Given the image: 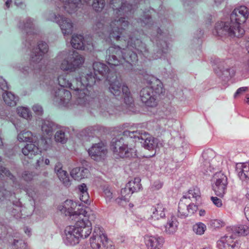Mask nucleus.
Listing matches in <instances>:
<instances>
[{"label": "nucleus", "instance_id": "f257e3e1", "mask_svg": "<svg viewBox=\"0 0 249 249\" xmlns=\"http://www.w3.org/2000/svg\"><path fill=\"white\" fill-rule=\"evenodd\" d=\"M109 5L118 19L113 20L104 15L93 26V29L99 36L103 38L104 36H108L110 39L115 40L124 39L127 41V45L123 49L119 46L115 45L107 50L106 60L109 65H122L125 70L130 71L138 62L137 53L151 60L160 58L167 52L168 46L166 35L159 27L151 35V40L156 44L154 50L156 53L153 54L150 53L146 45L142 42L138 31L131 33L128 36L123 35L129 25V22L124 17H127L132 13L133 6L124 0H110Z\"/></svg>", "mask_w": 249, "mask_h": 249}, {"label": "nucleus", "instance_id": "f03ea898", "mask_svg": "<svg viewBox=\"0 0 249 249\" xmlns=\"http://www.w3.org/2000/svg\"><path fill=\"white\" fill-rule=\"evenodd\" d=\"M34 20L30 18H26L23 21L19 23L18 27L26 33V39L25 40V46L30 50H32L31 53V67H28L22 69L23 72H29L31 71L38 68L39 78L40 81L42 82L41 84L44 83L47 86H52L54 83L55 77L54 74L47 70L43 71L40 69L39 63L42 59L43 56L48 51L49 47L48 44L43 41H39L36 48H34L35 45L36 41L34 40V36L36 34V30L35 28Z\"/></svg>", "mask_w": 249, "mask_h": 249}, {"label": "nucleus", "instance_id": "7ed1b4c3", "mask_svg": "<svg viewBox=\"0 0 249 249\" xmlns=\"http://www.w3.org/2000/svg\"><path fill=\"white\" fill-rule=\"evenodd\" d=\"M71 77V74L64 73L58 76L57 81L60 87L69 88L75 91L78 104L85 106L90 102H95V99L90 100V91L88 89L95 84V78L93 75L81 74L79 77H75L72 80Z\"/></svg>", "mask_w": 249, "mask_h": 249}, {"label": "nucleus", "instance_id": "20e7f679", "mask_svg": "<svg viewBox=\"0 0 249 249\" xmlns=\"http://www.w3.org/2000/svg\"><path fill=\"white\" fill-rule=\"evenodd\" d=\"M133 131L125 130L110 142V148L116 158H131L136 156L134 150L128 147L131 142H135Z\"/></svg>", "mask_w": 249, "mask_h": 249}, {"label": "nucleus", "instance_id": "39448f33", "mask_svg": "<svg viewBox=\"0 0 249 249\" xmlns=\"http://www.w3.org/2000/svg\"><path fill=\"white\" fill-rule=\"evenodd\" d=\"M150 86L142 88L140 92L141 101L148 107H154L157 106L158 97L162 92L163 86L158 79L153 78Z\"/></svg>", "mask_w": 249, "mask_h": 249}, {"label": "nucleus", "instance_id": "423d86ee", "mask_svg": "<svg viewBox=\"0 0 249 249\" xmlns=\"http://www.w3.org/2000/svg\"><path fill=\"white\" fill-rule=\"evenodd\" d=\"M215 30L218 36H227L230 38H240L245 33L244 29L237 23L231 21V18L226 21L217 22L215 26Z\"/></svg>", "mask_w": 249, "mask_h": 249}, {"label": "nucleus", "instance_id": "0eeeda50", "mask_svg": "<svg viewBox=\"0 0 249 249\" xmlns=\"http://www.w3.org/2000/svg\"><path fill=\"white\" fill-rule=\"evenodd\" d=\"M90 243L93 249H115L113 242L107 238L103 229L98 225L94 228Z\"/></svg>", "mask_w": 249, "mask_h": 249}, {"label": "nucleus", "instance_id": "6e6552de", "mask_svg": "<svg viewBox=\"0 0 249 249\" xmlns=\"http://www.w3.org/2000/svg\"><path fill=\"white\" fill-rule=\"evenodd\" d=\"M18 139L19 142H29L32 143L27 144L22 149L23 154L31 159L38 153L39 149L36 143V138L33 133L29 131L23 130L18 135Z\"/></svg>", "mask_w": 249, "mask_h": 249}, {"label": "nucleus", "instance_id": "1a4fd4ad", "mask_svg": "<svg viewBox=\"0 0 249 249\" xmlns=\"http://www.w3.org/2000/svg\"><path fill=\"white\" fill-rule=\"evenodd\" d=\"M64 3V9L69 14L76 11L80 5L89 4L90 0H60ZM105 6V0H93L92 4L93 9L97 12H101Z\"/></svg>", "mask_w": 249, "mask_h": 249}, {"label": "nucleus", "instance_id": "9d476101", "mask_svg": "<svg viewBox=\"0 0 249 249\" xmlns=\"http://www.w3.org/2000/svg\"><path fill=\"white\" fill-rule=\"evenodd\" d=\"M84 62V58L76 51H73L62 60L60 67L64 71H73L81 66Z\"/></svg>", "mask_w": 249, "mask_h": 249}, {"label": "nucleus", "instance_id": "9b49d317", "mask_svg": "<svg viewBox=\"0 0 249 249\" xmlns=\"http://www.w3.org/2000/svg\"><path fill=\"white\" fill-rule=\"evenodd\" d=\"M79 213L82 214L81 218L79 217L76 220L74 225L76 229H79L78 233L81 238L88 237L91 232V223L89 219L88 212L86 210H81Z\"/></svg>", "mask_w": 249, "mask_h": 249}, {"label": "nucleus", "instance_id": "f8f14e48", "mask_svg": "<svg viewBox=\"0 0 249 249\" xmlns=\"http://www.w3.org/2000/svg\"><path fill=\"white\" fill-rule=\"evenodd\" d=\"M134 134V141L135 142H140L143 147L149 150L155 149L158 145V139L154 138L148 133H142L140 131H133Z\"/></svg>", "mask_w": 249, "mask_h": 249}, {"label": "nucleus", "instance_id": "ddd939ff", "mask_svg": "<svg viewBox=\"0 0 249 249\" xmlns=\"http://www.w3.org/2000/svg\"><path fill=\"white\" fill-rule=\"evenodd\" d=\"M213 179V183L212 185V188L215 195L222 197L227 191L228 185L227 177L223 173L218 172L214 174Z\"/></svg>", "mask_w": 249, "mask_h": 249}, {"label": "nucleus", "instance_id": "4468645a", "mask_svg": "<svg viewBox=\"0 0 249 249\" xmlns=\"http://www.w3.org/2000/svg\"><path fill=\"white\" fill-rule=\"evenodd\" d=\"M49 20L56 22L60 27L62 32L64 36L70 35L73 31V25L70 19L66 18L59 14L50 13L48 16Z\"/></svg>", "mask_w": 249, "mask_h": 249}, {"label": "nucleus", "instance_id": "2eb2a0df", "mask_svg": "<svg viewBox=\"0 0 249 249\" xmlns=\"http://www.w3.org/2000/svg\"><path fill=\"white\" fill-rule=\"evenodd\" d=\"M51 97L56 104L66 107L71 99V94L65 89L54 88L51 92Z\"/></svg>", "mask_w": 249, "mask_h": 249}, {"label": "nucleus", "instance_id": "dca6fc26", "mask_svg": "<svg viewBox=\"0 0 249 249\" xmlns=\"http://www.w3.org/2000/svg\"><path fill=\"white\" fill-rule=\"evenodd\" d=\"M77 207V203L71 200H66L63 205L60 206L59 209L61 212L66 216H70L72 219L76 220L77 218H81L82 214L79 213L81 210H86L85 208H78L77 211L75 209Z\"/></svg>", "mask_w": 249, "mask_h": 249}, {"label": "nucleus", "instance_id": "f3484780", "mask_svg": "<svg viewBox=\"0 0 249 249\" xmlns=\"http://www.w3.org/2000/svg\"><path fill=\"white\" fill-rule=\"evenodd\" d=\"M93 69L94 70V74L92 72H90L86 74H83V75H86L87 74H92L95 78V83L96 80H100L102 77L106 78L107 80H109V78L110 77V75L112 74L111 73L108 67L101 62H95L93 64Z\"/></svg>", "mask_w": 249, "mask_h": 249}, {"label": "nucleus", "instance_id": "a211bd4d", "mask_svg": "<svg viewBox=\"0 0 249 249\" xmlns=\"http://www.w3.org/2000/svg\"><path fill=\"white\" fill-rule=\"evenodd\" d=\"M184 197L179 201L178 207V216L181 218H185L193 214L197 210V206L194 203L186 204Z\"/></svg>", "mask_w": 249, "mask_h": 249}, {"label": "nucleus", "instance_id": "6ab92c4d", "mask_svg": "<svg viewBox=\"0 0 249 249\" xmlns=\"http://www.w3.org/2000/svg\"><path fill=\"white\" fill-rule=\"evenodd\" d=\"M218 249H238L239 244L236 237L230 234L222 237L217 242Z\"/></svg>", "mask_w": 249, "mask_h": 249}, {"label": "nucleus", "instance_id": "aec40b11", "mask_svg": "<svg viewBox=\"0 0 249 249\" xmlns=\"http://www.w3.org/2000/svg\"><path fill=\"white\" fill-rule=\"evenodd\" d=\"M4 204H6V212L9 214L16 219L22 217L23 209L19 199L12 201L11 199L5 200Z\"/></svg>", "mask_w": 249, "mask_h": 249}, {"label": "nucleus", "instance_id": "412c9836", "mask_svg": "<svg viewBox=\"0 0 249 249\" xmlns=\"http://www.w3.org/2000/svg\"><path fill=\"white\" fill-rule=\"evenodd\" d=\"M249 12L245 6H241L235 8L230 15L231 21L238 24L239 26L245 23L248 18Z\"/></svg>", "mask_w": 249, "mask_h": 249}, {"label": "nucleus", "instance_id": "4be33fe9", "mask_svg": "<svg viewBox=\"0 0 249 249\" xmlns=\"http://www.w3.org/2000/svg\"><path fill=\"white\" fill-rule=\"evenodd\" d=\"M79 229H76L75 226H69L65 230V237L64 241L67 245L74 246L79 243L81 238L78 233Z\"/></svg>", "mask_w": 249, "mask_h": 249}, {"label": "nucleus", "instance_id": "5701e85b", "mask_svg": "<svg viewBox=\"0 0 249 249\" xmlns=\"http://www.w3.org/2000/svg\"><path fill=\"white\" fill-rule=\"evenodd\" d=\"M88 153L90 157L96 160L103 158L107 153V150L102 142L95 143L89 149Z\"/></svg>", "mask_w": 249, "mask_h": 249}, {"label": "nucleus", "instance_id": "b1692460", "mask_svg": "<svg viewBox=\"0 0 249 249\" xmlns=\"http://www.w3.org/2000/svg\"><path fill=\"white\" fill-rule=\"evenodd\" d=\"M148 249H160L164 242L162 237L156 236H146L144 238Z\"/></svg>", "mask_w": 249, "mask_h": 249}, {"label": "nucleus", "instance_id": "393cba45", "mask_svg": "<svg viewBox=\"0 0 249 249\" xmlns=\"http://www.w3.org/2000/svg\"><path fill=\"white\" fill-rule=\"evenodd\" d=\"M54 171L60 180L66 187L71 185L69 174L66 171L62 169V165L60 162H57L54 167Z\"/></svg>", "mask_w": 249, "mask_h": 249}, {"label": "nucleus", "instance_id": "a878e982", "mask_svg": "<svg viewBox=\"0 0 249 249\" xmlns=\"http://www.w3.org/2000/svg\"><path fill=\"white\" fill-rule=\"evenodd\" d=\"M153 12H155L153 8H150V9L144 11L143 15L138 19V23L143 27L146 26L148 28H153L154 22L151 18V14Z\"/></svg>", "mask_w": 249, "mask_h": 249}, {"label": "nucleus", "instance_id": "bb28decb", "mask_svg": "<svg viewBox=\"0 0 249 249\" xmlns=\"http://www.w3.org/2000/svg\"><path fill=\"white\" fill-rule=\"evenodd\" d=\"M114 76L115 77L114 81H112L111 77L107 80L109 82V90L113 95L118 96L121 95L122 87L125 85L120 82L115 74Z\"/></svg>", "mask_w": 249, "mask_h": 249}, {"label": "nucleus", "instance_id": "cd10ccee", "mask_svg": "<svg viewBox=\"0 0 249 249\" xmlns=\"http://www.w3.org/2000/svg\"><path fill=\"white\" fill-rule=\"evenodd\" d=\"M89 170L83 167H76L71 171V177L75 180H79L87 178L89 175Z\"/></svg>", "mask_w": 249, "mask_h": 249}, {"label": "nucleus", "instance_id": "c85d7f7f", "mask_svg": "<svg viewBox=\"0 0 249 249\" xmlns=\"http://www.w3.org/2000/svg\"><path fill=\"white\" fill-rule=\"evenodd\" d=\"M236 171L238 177L243 181L246 183L249 181V162L244 163L241 167H237Z\"/></svg>", "mask_w": 249, "mask_h": 249}, {"label": "nucleus", "instance_id": "c756f323", "mask_svg": "<svg viewBox=\"0 0 249 249\" xmlns=\"http://www.w3.org/2000/svg\"><path fill=\"white\" fill-rule=\"evenodd\" d=\"M57 126L51 121L44 120L42 124L41 130L43 133L48 136H51L53 131L56 129Z\"/></svg>", "mask_w": 249, "mask_h": 249}, {"label": "nucleus", "instance_id": "7c9ffc66", "mask_svg": "<svg viewBox=\"0 0 249 249\" xmlns=\"http://www.w3.org/2000/svg\"><path fill=\"white\" fill-rule=\"evenodd\" d=\"M165 208L161 203L157 204L153 209V213L151 215L152 219L159 220L160 218H163L165 216L164 210Z\"/></svg>", "mask_w": 249, "mask_h": 249}, {"label": "nucleus", "instance_id": "2f4dec72", "mask_svg": "<svg viewBox=\"0 0 249 249\" xmlns=\"http://www.w3.org/2000/svg\"><path fill=\"white\" fill-rule=\"evenodd\" d=\"M72 47L78 50H85V45L84 42L83 36L80 35H74L71 39Z\"/></svg>", "mask_w": 249, "mask_h": 249}, {"label": "nucleus", "instance_id": "473e14b6", "mask_svg": "<svg viewBox=\"0 0 249 249\" xmlns=\"http://www.w3.org/2000/svg\"><path fill=\"white\" fill-rule=\"evenodd\" d=\"M5 103L8 106L14 107L17 105L18 97L10 91H5L2 94Z\"/></svg>", "mask_w": 249, "mask_h": 249}, {"label": "nucleus", "instance_id": "72a5a7b5", "mask_svg": "<svg viewBox=\"0 0 249 249\" xmlns=\"http://www.w3.org/2000/svg\"><path fill=\"white\" fill-rule=\"evenodd\" d=\"M178 224L176 217L174 216H171L165 226V231L169 234L174 233L177 230Z\"/></svg>", "mask_w": 249, "mask_h": 249}, {"label": "nucleus", "instance_id": "f704fd0d", "mask_svg": "<svg viewBox=\"0 0 249 249\" xmlns=\"http://www.w3.org/2000/svg\"><path fill=\"white\" fill-rule=\"evenodd\" d=\"M78 189L79 192L80 199L86 204L90 202L89 200V196L88 192V188L86 184L82 183L78 186Z\"/></svg>", "mask_w": 249, "mask_h": 249}, {"label": "nucleus", "instance_id": "c9c22d12", "mask_svg": "<svg viewBox=\"0 0 249 249\" xmlns=\"http://www.w3.org/2000/svg\"><path fill=\"white\" fill-rule=\"evenodd\" d=\"M218 75L225 81L228 80L235 75V71L233 68H223L220 69Z\"/></svg>", "mask_w": 249, "mask_h": 249}, {"label": "nucleus", "instance_id": "e433bc0d", "mask_svg": "<svg viewBox=\"0 0 249 249\" xmlns=\"http://www.w3.org/2000/svg\"><path fill=\"white\" fill-rule=\"evenodd\" d=\"M212 153L213 152L212 150H207L206 151H204L202 155V158L204 160V161L202 163L201 167L206 173L212 171L211 163L210 162V159H207V158L209 154Z\"/></svg>", "mask_w": 249, "mask_h": 249}, {"label": "nucleus", "instance_id": "4c0bfd02", "mask_svg": "<svg viewBox=\"0 0 249 249\" xmlns=\"http://www.w3.org/2000/svg\"><path fill=\"white\" fill-rule=\"evenodd\" d=\"M232 232L231 234H233L234 237L236 236H245L249 233V228L245 225H241L237 227H234L232 229Z\"/></svg>", "mask_w": 249, "mask_h": 249}, {"label": "nucleus", "instance_id": "58836bf2", "mask_svg": "<svg viewBox=\"0 0 249 249\" xmlns=\"http://www.w3.org/2000/svg\"><path fill=\"white\" fill-rule=\"evenodd\" d=\"M141 179L139 178H135L133 180L129 181L126 184V188L133 191V193L138 192L141 189Z\"/></svg>", "mask_w": 249, "mask_h": 249}, {"label": "nucleus", "instance_id": "ea45409f", "mask_svg": "<svg viewBox=\"0 0 249 249\" xmlns=\"http://www.w3.org/2000/svg\"><path fill=\"white\" fill-rule=\"evenodd\" d=\"M133 194V191L128 189V188H126V185L124 188H122L121 191V197L117 198L116 199V201L119 203L121 200H124L125 202H128L129 197L130 196Z\"/></svg>", "mask_w": 249, "mask_h": 249}, {"label": "nucleus", "instance_id": "a19ab883", "mask_svg": "<svg viewBox=\"0 0 249 249\" xmlns=\"http://www.w3.org/2000/svg\"><path fill=\"white\" fill-rule=\"evenodd\" d=\"M96 130L94 127L90 126L83 130L81 132V136L87 141H90V138H93L95 135Z\"/></svg>", "mask_w": 249, "mask_h": 249}, {"label": "nucleus", "instance_id": "79ce46f5", "mask_svg": "<svg viewBox=\"0 0 249 249\" xmlns=\"http://www.w3.org/2000/svg\"><path fill=\"white\" fill-rule=\"evenodd\" d=\"M182 197H184L185 200L187 198L189 199H191V198H194L196 200H197L200 197V190L197 187L191 188L188 191L187 194L183 196Z\"/></svg>", "mask_w": 249, "mask_h": 249}, {"label": "nucleus", "instance_id": "37998d69", "mask_svg": "<svg viewBox=\"0 0 249 249\" xmlns=\"http://www.w3.org/2000/svg\"><path fill=\"white\" fill-rule=\"evenodd\" d=\"M122 90L125 103L126 105H131L133 102V100L130 96V92L128 87L126 86H123L122 87Z\"/></svg>", "mask_w": 249, "mask_h": 249}, {"label": "nucleus", "instance_id": "c03bdc74", "mask_svg": "<svg viewBox=\"0 0 249 249\" xmlns=\"http://www.w3.org/2000/svg\"><path fill=\"white\" fill-rule=\"evenodd\" d=\"M18 115L27 120L30 119L32 117L29 109L24 107H18L17 109Z\"/></svg>", "mask_w": 249, "mask_h": 249}, {"label": "nucleus", "instance_id": "a18cd8bd", "mask_svg": "<svg viewBox=\"0 0 249 249\" xmlns=\"http://www.w3.org/2000/svg\"><path fill=\"white\" fill-rule=\"evenodd\" d=\"M193 230L196 234L202 235L206 230V226L202 222H198L193 226Z\"/></svg>", "mask_w": 249, "mask_h": 249}, {"label": "nucleus", "instance_id": "49530a36", "mask_svg": "<svg viewBox=\"0 0 249 249\" xmlns=\"http://www.w3.org/2000/svg\"><path fill=\"white\" fill-rule=\"evenodd\" d=\"M38 175L35 172L25 171L22 174V178L24 180L28 182L35 179Z\"/></svg>", "mask_w": 249, "mask_h": 249}, {"label": "nucleus", "instance_id": "de8ad7c7", "mask_svg": "<svg viewBox=\"0 0 249 249\" xmlns=\"http://www.w3.org/2000/svg\"><path fill=\"white\" fill-rule=\"evenodd\" d=\"M4 176L9 178L13 183L16 179L15 177L11 174L9 170L2 166H0V179Z\"/></svg>", "mask_w": 249, "mask_h": 249}, {"label": "nucleus", "instance_id": "09e8293b", "mask_svg": "<svg viewBox=\"0 0 249 249\" xmlns=\"http://www.w3.org/2000/svg\"><path fill=\"white\" fill-rule=\"evenodd\" d=\"M54 139L56 142H60L62 143H66L68 139L65 132L62 130H59L56 131L54 136Z\"/></svg>", "mask_w": 249, "mask_h": 249}, {"label": "nucleus", "instance_id": "8fccbe9b", "mask_svg": "<svg viewBox=\"0 0 249 249\" xmlns=\"http://www.w3.org/2000/svg\"><path fill=\"white\" fill-rule=\"evenodd\" d=\"M14 249H26V243L22 240L15 239L13 243Z\"/></svg>", "mask_w": 249, "mask_h": 249}, {"label": "nucleus", "instance_id": "3c124183", "mask_svg": "<svg viewBox=\"0 0 249 249\" xmlns=\"http://www.w3.org/2000/svg\"><path fill=\"white\" fill-rule=\"evenodd\" d=\"M26 192L28 196L33 199L36 197L37 192V189L33 186L29 187L26 189Z\"/></svg>", "mask_w": 249, "mask_h": 249}, {"label": "nucleus", "instance_id": "603ef678", "mask_svg": "<svg viewBox=\"0 0 249 249\" xmlns=\"http://www.w3.org/2000/svg\"><path fill=\"white\" fill-rule=\"evenodd\" d=\"M0 88L4 91H6L9 89V85L2 77H0Z\"/></svg>", "mask_w": 249, "mask_h": 249}, {"label": "nucleus", "instance_id": "864d4df0", "mask_svg": "<svg viewBox=\"0 0 249 249\" xmlns=\"http://www.w3.org/2000/svg\"><path fill=\"white\" fill-rule=\"evenodd\" d=\"M104 194L107 201H109L112 198V193L108 187H107L104 189Z\"/></svg>", "mask_w": 249, "mask_h": 249}, {"label": "nucleus", "instance_id": "5fc2aeb1", "mask_svg": "<svg viewBox=\"0 0 249 249\" xmlns=\"http://www.w3.org/2000/svg\"><path fill=\"white\" fill-rule=\"evenodd\" d=\"M33 110L37 115H41L43 110L42 107L39 105H35L32 107Z\"/></svg>", "mask_w": 249, "mask_h": 249}, {"label": "nucleus", "instance_id": "6e6d98bb", "mask_svg": "<svg viewBox=\"0 0 249 249\" xmlns=\"http://www.w3.org/2000/svg\"><path fill=\"white\" fill-rule=\"evenodd\" d=\"M211 199L213 203L217 207H220L222 206V203L221 199L216 196H212L211 197Z\"/></svg>", "mask_w": 249, "mask_h": 249}, {"label": "nucleus", "instance_id": "4d7b16f0", "mask_svg": "<svg viewBox=\"0 0 249 249\" xmlns=\"http://www.w3.org/2000/svg\"><path fill=\"white\" fill-rule=\"evenodd\" d=\"M248 90V88L247 87H241L237 89L235 93H234V97L235 98L237 96L242 94V93L246 92Z\"/></svg>", "mask_w": 249, "mask_h": 249}, {"label": "nucleus", "instance_id": "13d9d810", "mask_svg": "<svg viewBox=\"0 0 249 249\" xmlns=\"http://www.w3.org/2000/svg\"><path fill=\"white\" fill-rule=\"evenodd\" d=\"M6 190H0V202L3 201L5 198V193Z\"/></svg>", "mask_w": 249, "mask_h": 249}, {"label": "nucleus", "instance_id": "bf43d9fd", "mask_svg": "<svg viewBox=\"0 0 249 249\" xmlns=\"http://www.w3.org/2000/svg\"><path fill=\"white\" fill-rule=\"evenodd\" d=\"M244 213L247 219L249 221V204L244 209Z\"/></svg>", "mask_w": 249, "mask_h": 249}, {"label": "nucleus", "instance_id": "052dcab7", "mask_svg": "<svg viewBox=\"0 0 249 249\" xmlns=\"http://www.w3.org/2000/svg\"><path fill=\"white\" fill-rule=\"evenodd\" d=\"M243 70L245 72L249 73V60L244 65Z\"/></svg>", "mask_w": 249, "mask_h": 249}, {"label": "nucleus", "instance_id": "680f3d73", "mask_svg": "<svg viewBox=\"0 0 249 249\" xmlns=\"http://www.w3.org/2000/svg\"><path fill=\"white\" fill-rule=\"evenodd\" d=\"M24 231L28 235L31 234V230L27 227L25 228Z\"/></svg>", "mask_w": 249, "mask_h": 249}, {"label": "nucleus", "instance_id": "e2e57ef3", "mask_svg": "<svg viewBox=\"0 0 249 249\" xmlns=\"http://www.w3.org/2000/svg\"><path fill=\"white\" fill-rule=\"evenodd\" d=\"M205 211L204 210H200L199 212V214L200 216H204L205 214Z\"/></svg>", "mask_w": 249, "mask_h": 249}, {"label": "nucleus", "instance_id": "0e129e2a", "mask_svg": "<svg viewBox=\"0 0 249 249\" xmlns=\"http://www.w3.org/2000/svg\"><path fill=\"white\" fill-rule=\"evenodd\" d=\"M12 0H7V1L5 2V5L7 8H9L10 7V5L11 3L12 2Z\"/></svg>", "mask_w": 249, "mask_h": 249}, {"label": "nucleus", "instance_id": "69168bd1", "mask_svg": "<svg viewBox=\"0 0 249 249\" xmlns=\"http://www.w3.org/2000/svg\"><path fill=\"white\" fill-rule=\"evenodd\" d=\"M100 101H99V103H100V107H104V106L105 105H106V103H103V102H102V100L101 99H100Z\"/></svg>", "mask_w": 249, "mask_h": 249}, {"label": "nucleus", "instance_id": "338daca9", "mask_svg": "<svg viewBox=\"0 0 249 249\" xmlns=\"http://www.w3.org/2000/svg\"><path fill=\"white\" fill-rule=\"evenodd\" d=\"M246 103L249 105V94H247L246 96Z\"/></svg>", "mask_w": 249, "mask_h": 249}, {"label": "nucleus", "instance_id": "774afa93", "mask_svg": "<svg viewBox=\"0 0 249 249\" xmlns=\"http://www.w3.org/2000/svg\"><path fill=\"white\" fill-rule=\"evenodd\" d=\"M246 49L248 53H249V42H248L246 44Z\"/></svg>", "mask_w": 249, "mask_h": 249}]
</instances>
